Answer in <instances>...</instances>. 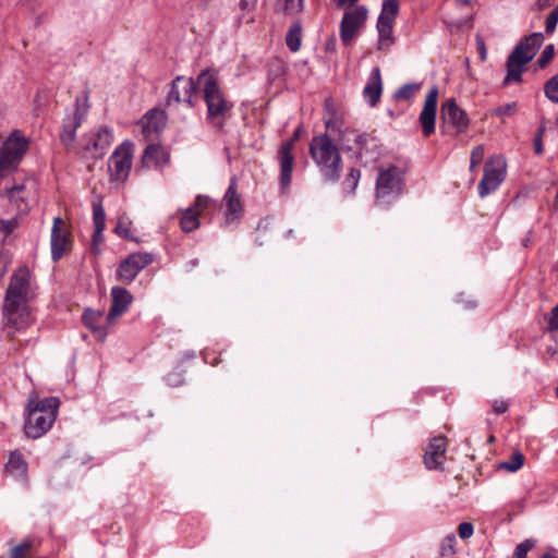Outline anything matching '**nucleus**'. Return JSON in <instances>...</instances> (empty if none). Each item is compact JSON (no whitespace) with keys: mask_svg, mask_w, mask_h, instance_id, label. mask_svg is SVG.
I'll return each instance as SVG.
<instances>
[{"mask_svg":"<svg viewBox=\"0 0 558 558\" xmlns=\"http://www.w3.org/2000/svg\"><path fill=\"white\" fill-rule=\"evenodd\" d=\"M437 98L438 89L434 86L426 95L423 109L420 113L418 120L423 129V134L426 137L435 132Z\"/></svg>","mask_w":558,"mask_h":558,"instance_id":"a211bd4d","label":"nucleus"},{"mask_svg":"<svg viewBox=\"0 0 558 558\" xmlns=\"http://www.w3.org/2000/svg\"><path fill=\"white\" fill-rule=\"evenodd\" d=\"M64 225L63 220L56 217L53 220V227L51 230V257L53 262H58L62 258L65 247L68 245V232L61 233V227Z\"/></svg>","mask_w":558,"mask_h":558,"instance_id":"b1692460","label":"nucleus"},{"mask_svg":"<svg viewBox=\"0 0 558 558\" xmlns=\"http://www.w3.org/2000/svg\"><path fill=\"white\" fill-rule=\"evenodd\" d=\"M477 166H478V165H473V163H471V162H470V170H471V171H474V170H475V168H476Z\"/></svg>","mask_w":558,"mask_h":558,"instance_id":"774afa93","label":"nucleus"},{"mask_svg":"<svg viewBox=\"0 0 558 558\" xmlns=\"http://www.w3.org/2000/svg\"><path fill=\"white\" fill-rule=\"evenodd\" d=\"M421 89V84L408 83L401 86L393 95L396 100H410Z\"/></svg>","mask_w":558,"mask_h":558,"instance_id":"c9c22d12","label":"nucleus"},{"mask_svg":"<svg viewBox=\"0 0 558 558\" xmlns=\"http://www.w3.org/2000/svg\"><path fill=\"white\" fill-rule=\"evenodd\" d=\"M339 8L354 7L357 0H333Z\"/></svg>","mask_w":558,"mask_h":558,"instance_id":"6e6d98bb","label":"nucleus"},{"mask_svg":"<svg viewBox=\"0 0 558 558\" xmlns=\"http://www.w3.org/2000/svg\"><path fill=\"white\" fill-rule=\"evenodd\" d=\"M493 410L496 414H502L508 411L509 404L505 400H494L493 403Z\"/></svg>","mask_w":558,"mask_h":558,"instance_id":"3c124183","label":"nucleus"},{"mask_svg":"<svg viewBox=\"0 0 558 558\" xmlns=\"http://www.w3.org/2000/svg\"><path fill=\"white\" fill-rule=\"evenodd\" d=\"M293 140L286 141L279 148L278 159L280 163V185L284 191L291 183L294 156L292 154Z\"/></svg>","mask_w":558,"mask_h":558,"instance_id":"412c9836","label":"nucleus"},{"mask_svg":"<svg viewBox=\"0 0 558 558\" xmlns=\"http://www.w3.org/2000/svg\"><path fill=\"white\" fill-rule=\"evenodd\" d=\"M35 181L27 179L5 190L8 199L15 205L19 211L26 213L29 208V198L35 192Z\"/></svg>","mask_w":558,"mask_h":558,"instance_id":"f3484780","label":"nucleus"},{"mask_svg":"<svg viewBox=\"0 0 558 558\" xmlns=\"http://www.w3.org/2000/svg\"><path fill=\"white\" fill-rule=\"evenodd\" d=\"M558 24V5L548 14L545 22V31L547 34H551Z\"/></svg>","mask_w":558,"mask_h":558,"instance_id":"c03bdc74","label":"nucleus"},{"mask_svg":"<svg viewBox=\"0 0 558 558\" xmlns=\"http://www.w3.org/2000/svg\"><path fill=\"white\" fill-rule=\"evenodd\" d=\"M383 92L381 74L379 68H374L363 89L364 99L371 107L377 105Z\"/></svg>","mask_w":558,"mask_h":558,"instance_id":"a878e982","label":"nucleus"},{"mask_svg":"<svg viewBox=\"0 0 558 558\" xmlns=\"http://www.w3.org/2000/svg\"><path fill=\"white\" fill-rule=\"evenodd\" d=\"M539 558H558L556 556H553L550 554H544L543 556H541Z\"/></svg>","mask_w":558,"mask_h":558,"instance_id":"0e129e2a","label":"nucleus"},{"mask_svg":"<svg viewBox=\"0 0 558 558\" xmlns=\"http://www.w3.org/2000/svg\"><path fill=\"white\" fill-rule=\"evenodd\" d=\"M535 546V541L527 538L517 545L512 558H526L527 553Z\"/></svg>","mask_w":558,"mask_h":558,"instance_id":"58836bf2","label":"nucleus"},{"mask_svg":"<svg viewBox=\"0 0 558 558\" xmlns=\"http://www.w3.org/2000/svg\"><path fill=\"white\" fill-rule=\"evenodd\" d=\"M153 260L154 257L149 253L137 252L129 255L118 266L117 279L126 284L131 283Z\"/></svg>","mask_w":558,"mask_h":558,"instance_id":"ddd939ff","label":"nucleus"},{"mask_svg":"<svg viewBox=\"0 0 558 558\" xmlns=\"http://www.w3.org/2000/svg\"><path fill=\"white\" fill-rule=\"evenodd\" d=\"M543 41L544 35L541 32L532 33L519 41L507 59L504 85L522 82L524 66L535 57Z\"/></svg>","mask_w":558,"mask_h":558,"instance_id":"39448f33","label":"nucleus"},{"mask_svg":"<svg viewBox=\"0 0 558 558\" xmlns=\"http://www.w3.org/2000/svg\"><path fill=\"white\" fill-rule=\"evenodd\" d=\"M17 225L19 222L16 218L9 220L0 219V233H2L4 236H8L13 232Z\"/></svg>","mask_w":558,"mask_h":558,"instance_id":"a18cd8bd","label":"nucleus"},{"mask_svg":"<svg viewBox=\"0 0 558 558\" xmlns=\"http://www.w3.org/2000/svg\"><path fill=\"white\" fill-rule=\"evenodd\" d=\"M36 295V287L27 267H21L13 272L7 288L3 304L5 325L21 329L28 323V303Z\"/></svg>","mask_w":558,"mask_h":558,"instance_id":"f257e3e1","label":"nucleus"},{"mask_svg":"<svg viewBox=\"0 0 558 558\" xmlns=\"http://www.w3.org/2000/svg\"><path fill=\"white\" fill-rule=\"evenodd\" d=\"M484 153V147L482 145L475 146L471 151V163L480 165L483 161Z\"/></svg>","mask_w":558,"mask_h":558,"instance_id":"de8ad7c7","label":"nucleus"},{"mask_svg":"<svg viewBox=\"0 0 558 558\" xmlns=\"http://www.w3.org/2000/svg\"><path fill=\"white\" fill-rule=\"evenodd\" d=\"M299 135H300V129H298V130L294 132V138H292V140H293V142L299 137Z\"/></svg>","mask_w":558,"mask_h":558,"instance_id":"338daca9","label":"nucleus"},{"mask_svg":"<svg viewBox=\"0 0 558 558\" xmlns=\"http://www.w3.org/2000/svg\"><path fill=\"white\" fill-rule=\"evenodd\" d=\"M404 186L403 171L393 165L379 167L376 179V197L378 202L389 203L402 194Z\"/></svg>","mask_w":558,"mask_h":558,"instance_id":"6e6552de","label":"nucleus"},{"mask_svg":"<svg viewBox=\"0 0 558 558\" xmlns=\"http://www.w3.org/2000/svg\"><path fill=\"white\" fill-rule=\"evenodd\" d=\"M463 5H469L472 0H458Z\"/></svg>","mask_w":558,"mask_h":558,"instance_id":"e2e57ef3","label":"nucleus"},{"mask_svg":"<svg viewBox=\"0 0 558 558\" xmlns=\"http://www.w3.org/2000/svg\"><path fill=\"white\" fill-rule=\"evenodd\" d=\"M524 456L520 451L512 453L508 461L500 462L498 469L506 470L508 472H517L523 466Z\"/></svg>","mask_w":558,"mask_h":558,"instance_id":"f704fd0d","label":"nucleus"},{"mask_svg":"<svg viewBox=\"0 0 558 558\" xmlns=\"http://www.w3.org/2000/svg\"><path fill=\"white\" fill-rule=\"evenodd\" d=\"M474 533V527L470 522H462L458 527V534L460 538L466 539L470 538Z\"/></svg>","mask_w":558,"mask_h":558,"instance_id":"49530a36","label":"nucleus"},{"mask_svg":"<svg viewBox=\"0 0 558 558\" xmlns=\"http://www.w3.org/2000/svg\"><path fill=\"white\" fill-rule=\"evenodd\" d=\"M368 10L364 5L348 9L340 23V38L344 46H350L357 37L367 20Z\"/></svg>","mask_w":558,"mask_h":558,"instance_id":"9b49d317","label":"nucleus"},{"mask_svg":"<svg viewBox=\"0 0 558 558\" xmlns=\"http://www.w3.org/2000/svg\"><path fill=\"white\" fill-rule=\"evenodd\" d=\"M551 335V339L558 343V332L557 333H550Z\"/></svg>","mask_w":558,"mask_h":558,"instance_id":"69168bd1","label":"nucleus"},{"mask_svg":"<svg viewBox=\"0 0 558 558\" xmlns=\"http://www.w3.org/2000/svg\"><path fill=\"white\" fill-rule=\"evenodd\" d=\"M93 220L95 226L93 244L96 246L102 242V231L106 227V214L101 204L93 205Z\"/></svg>","mask_w":558,"mask_h":558,"instance_id":"cd10ccee","label":"nucleus"},{"mask_svg":"<svg viewBox=\"0 0 558 558\" xmlns=\"http://www.w3.org/2000/svg\"><path fill=\"white\" fill-rule=\"evenodd\" d=\"M102 319V314L97 311L86 310L82 316V320L86 327L92 330L98 329V324Z\"/></svg>","mask_w":558,"mask_h":558,"instance_id":"e433bc0d","label":"nucleus"},{"mask_svg":"<svg viewBox=\"0 0 558 558\" xmlns=\"http://www.w3.org/2000/svg\"><path fill=\"white\" fill-rule=\"evenodd\" d=\"M257 4V0H241L240 1V9L243 12H252Z\"/></svg>","mask_w":558,"mask_h":558,"instance_id":"864d4df0","label":"nucleus"},{"mask_svg":"<svg viewBox=\"0 0 558 558\" xmlns=\"http://www.w3.org/2000/svg\"><path fill=\"white\" fill-rule=\"evenodd\" d=\"M546 130V124L545 122L543 121L539 125V128L537 129L536 133H535V136H539L543 138V135H544V132Z\"/></svg>","mask_w":558,"mask_h":558,"instance_id":"052dcab7","label":"nucleus"},{"mask_svg":"<svg viewBox=\"0 0 558 558\" xmlns=\"http://www.w3.org/2000/svg\"><path fill=\"white\" fill-rule=\"evenodd\" d=\"M376 27L378 31L377 48L379 50L387 49L395 43V37L392 36L393 25L377 24Z\"/></svg>","mask_w":558,"mask_h":558,"instance_id":"72a5a7b5","label":"nucleus"},{"mask_svg":"<svg viewBox=\"0 0 558 558\" xmlns=\"http://www.w3.org/2000/svg\"><path fill=\"white\" fill-rule=\"evenodd\" d=\"M518 105L515 101L499 106L493 110V114L504 118L511 117L517 111Z\"/></svg>","mask_w":558,"mask_h":558,"instance_id":"a19ab883","label":"nucleus"},{"mask_svg":"<svg viewBox=\"0 0 558 558\" xmlns=\"http://www.w3.org/2000/svg\"><path fill=\"white\" fill-rule=\"evenodd\" d=\"M325 49L328 52H333L336 50V39L335 38L328 39L326 43Z\"/></svg>","mask_w":558,"mask_h":558,"instance_id":"4d7b16f0","label":"nucleus"},{"mask_svg":"<svg viewBox=\"0 0 558 558\" xmlns=\"http://www.w3.org/2000/svg\"><path fill=\"white\" fill-rule=\"evenodd\" d=\"M399 13L398 0H385L377 20V24L393 25Z\"/></svg>","mask_w":558,"mask_h":558,"instance_id":"c756f323","label":"nucleus"},{"mask_svg":"<svg viewBox=\"0 0 558 558\" xmlns=\"http://www.w3.org/2000/svg\"><path fill=\"white\" fill-rule=\"evenodd\" d=\"M29 141L21 131H13L0 146V181L17 169L28 149Z\"/></svg>","mask_w":558,"mask_h":558,"instance_id":"0eeeda50","label":"nucleus"},{"mask_svg":"<svg viewBox=\"0 0 558 558\" xmlns=\"http://www.w3.org/2000/svg\"><path fill=\"white\" fill-rule=\"evenodd\" d=\"M446 450V438L442 436L434 437L424 454L426 468L429 470L442 469Z\"/></svg>","mask_w":558,"mask_h":558,"instance_id":"4be33fe9","label":"nucleus"},{"mask_svg":"<svg viewBox=\"0 0 558 558\" xmlns=\"http://www.w3.org/2000/svg\"><path fill=\"white\" fill-rule=\"evenodd\" d=\"M222 202L226 207V221L230 223L239 220L243 211V206L241 196L238 193V180L235 177L230 179V183Z\"/></svg>","mask_w":558,"mask_h":558,"instance_id":"aec40b11","label":"nucleus"},{"mask_svg":"<svg viewBox=\"0 0 558 558\" xmlns=\"http://www.w3.org/2000/svg\"><path fill=\"white\" fill-rule=\"evenodd\" d=\"M304 0H286V10L289 12H300L303 8Z\"/></svg>","mask_w":558,"mask_h":558,"instance_id":"8fccbe9b","label":"nucleus"},{"mask_svg":"<svg viewBox=\"0 0 558 558\" xmlns=\"http://www.w3.org/2000/svg\"><path fill=\"white\" fill-rule=\"evenodd\" d=\"M129 225H130V222H129L128 218L120 217L118 220V223L114 228V232L121 238L129 239L130 238Z\"/></svg>","mask_w":558,"mask_h":558,"instance_id":"37998d69","label":"nucleus"},{"mask_svg":"<svg viewBox=\"0 0 558 558\" xmlns=\"http://www.w3.org/2000/svg\"><path fill=\"white\" fill-rule=\"evenodd\" d=\"M213 201L205 195H197L194 203L183 210L180 227L183 232H192L199 227V216L207 210Z\"/></svg>","mask_w":558,"mask_h":558,"instance_id":"dca6fc26","label":"nucleus"},{"mask_svg":"<svg viewBox=\"0 0 558 558\" xmlns=\"http://www.w3.org/2000/svg\"><path fill=\"white\" fill-rule=\"evenodd\" d=\"M555 56V47L554 45H548L543 50L541 57L537 60V65L541 69H544L554 58Z\"/></svg>","mask_w":558,"mask_h":558,"instance_id":"79ce46f5","label":"nucleus"},{"mask_svg":"<svg viewBox=\"0 0 558 558\" xmlns=\"http://www.w3.org/2000/svg\"><path fill=\"white\" fill-rule=\"evenodd\" d=\"M341 131L336 132L337 141L342 149L356 150L363 163L375 161L378 156L377 140L368 133H360L357 130L344 125Z\"/></svg>","mask_w":558,"mask_h":558,"instance_id":"423d86ee","label":"nucleus"},{"mask_svg":"<svg viewBox=\"0 0 558 558\" xmlns=\"http://www.w3.org/2000/svg\"><path fill=\"white\" fill-rule=\"evenodd\" d=\"M476 46H477V50H478L481 60L485 61L487 58V50H486L485 43L480 35H476Z\"/></svg>","mask_w":558,"mask_h":558,"instance_id":"603ef678","label":"nucleus"},{"mask_svg":"<svg viewBox=\"0 0 558 558\" xmlns=\"http://www.w3.org/2000/svg\"><path fill=\"white\" fill-rule=\"evenodd\" d=\"M440 114L444 132H446V128L451 126L459 134L465 132L469 128L470 119L468 113L452 98L442 104Z\"/></svg>","mask_w":558,"mask_h":558,"instance_id":"4468645a","label":"nucleus"},{"mask_svg":"<svg viewBox=\"0 0 558 558\" xmlns=\"http://www.w3.org/2000/svg\"><path fill=\"white\" fill-rule=\"evenodd\" d=\"M506 178V160L502 156H492L485 163L484 175L478 183V195L483 198L495 192Z\"/></svg>","mask_w":558,"mask_h":558,"instance_id":"1a4fd4ad","label":"nucleus"},{"mask_svg":"<svg viewBox=\"0 0 558 558\" xmlns=\"http://www.w3.org/2000/svg\"><path fill=\"white\" fill-rule=\"evenodd\" d=\"M167 154L158 144H149L143 154L142 161L145 166H159L166 161Z\"/></svg>","mask_w":558,"mask_h":558,"instance_id":"c85d7f7f","label":"nucleus"},{"mask_svg":"<svg viewBox=\"0 0 558 558\" xmlns=\"http://www.w3.org/2000/svg\"><path fill=\"white\" fill-rule=\"evenodd\" d=\"M544 93L550 101L558 104V73L546 82Z\"/></svg>","mask_w":558,"mask_h":558,"instance_id":"4c0bfd02","label":"nucleus"},{"mask_svg":"<svg viewBox=\"0 0 558 558\" xmlns=\"http://www.w3.org/2000/svg\"><path fill=\"white\" fill-rule=\"evenodd\" d=\"M75 106V123L74 128L72 129V136L74 135L75 129L80 126L81 121L85 118L89 109L88 94L86 92H83L81 95L76 96Z\"/></svg>","mask_w":558,"mask_h":558,"instance_id":"473e14b6","label":"nucleus"},{"mask_svg":"<svg viewBox=\"0 0 558 558\" xmlns=\"http://www.w3.org/2000/svg\"><path fill=\"white\" fill-rule=\"evenodd\" d=\"M144 132H158L165 123V114L159 110H150L144 117Z\"/></svg>","mask_w":558,"mask_h":558,"instance_id":"7c9ffc66","label":"nucleus"},{"mask_svg":"<svg viewBox=\"0 0 558 558\" xmlns=\"http://www.w3.org/2000/svg\"><path fill=\"white\" fill-rule=\"evenodd\" d=\"M548 331L550 333L558 332V304L551 310V317L548 323Z\"/></svg>","mask_w":558,"mask_h":558,"instance_id":"09e8293b","label":"nucleus"},{"mask_svg":"<svg viewBox=\"0 0 558 558\" xmlns=\"http://www.w3.org/2000/svg\"><path fill=\"white\" fill-rule=\"evenodd\" d=\"M111 307L107 314L106 320L109 325L123 315L133 302L132 294L123 287H113L111 289Z\"/></svg>","mask_w":558,"mask_h":558,"instance_id":"6ab92c4d","label":"nucleus"},{"mask_svg":"<svg viewBox=\"0 0 558 558\" xmlns=\"http://www.w3.org/2000/svg\"><path fill=\"white\" fill-rule=\"evenodd\" d=\"M310 154L326 183H336L340 179L342 157L338 146L327 133L312 138Z\"/></svg>","mask_w":558,"mask_h":558,"instance_id":"7ed1b4c3","label":"nucleus"},{"mask_svg":"<svg viewBox=\"0 0 558 558\" xmlns=\"http://www.w3.org/2000/svg\"><path fill=\"white\" fill-rule=\"evenodd\" d=\"M197 85L202 88L203 99L207 107V122L213 128L222 130L232 116L233 102L226 97L219 86L216 73L209 69L199 73Z\"/></svg>","mask_w":558,"mask_h":558,"instance_id":"f03ea898","label":"nucleus"},{"mask_svg":"<svg viewBox=\"0 0 558 558\" xmlns=\"http://www.w3.org/2000/svg\"><path fill=\"white\" fill-rule=\"evenodd\" d=\"M5 270H7V262L4 260L2 254L0 253V278H2Z\"/></svg>","mask_w":558,"mask_h":558,"instance_id":"13d9d810","label":"nucleus"},{"mask_svg":"<svg viewBox=\"0 0 558 558\" xmlns=\"http://www.w3.org/2000/svg\"><path fill=\"white\" fill-rule=\"evenodd\" d=\"M197 90V85L192 77L177 76L172 83L167 96V105L186 102L193 106L192 98Z\"/></svg>","mask_w":558,"mask_h":558,"instance_id":"2eb2a0df","label":"nucleus"},{"mask_svg":"<svg viewBox=\"0 0 558 558\" xmlns=\"http://www.w3.org/2000/svg\"><path fill=\"white\" fill-rule=\"evenodd\" d=\"M38 545L34 538L26 537L10 549L9 558H35Z\"/></svg>","mask_w":558,"mask_h":558,"instance_id":"bb28decb","label":"nucleus"},{"mask_svg":"<svg viewBox=\"0 0 558 558\" xmlns=\"http://www.w3.org/2000/svg\"><path fill=\"white\" fill-rule=\"evenodd\" d=\"M361 178V171L356 168H351L343 184L349 189V192L353 193L359 184Z\"/></svg>","mask_w":558,"mask_h":558,"instance_id":"ea45409f","label":"nucleus"},{"mask_svg":"<svg viewBox=\"0 0 558 558\" xmlns=\"http://www.w3.org/2000/svg\"><path fill=\"white\" fill-rule=\"evenodd\" d=\"M546 353H547V355H548L550 359H554V357L557 355L558 350H557L556 348H554V347H551V345H550V347H547V349H546Z\"/></svg>","mask_w":558,"mask_h":558,"instance_id":"bf43d9fd","label":"nucleus"},{"mask_svg":"<svg viewBox=\"0 0 558 558\" xmlns=\"http://www.w3.org/2000/svg\"><path fill=\"white\" fill-rule=\"evenodd\" d=\"M132 143L123 142L116 148L109 160L111 180L123 182L128 179L132 167Z\"/></svg>","mask_w":558,"mask_h":558,"instance_id":"f8f14e48","label":"nucleus"},{"mask_svg":"<svg viewBox=\"0 0 558 558\" xmlns=\"http://www.w3.org/2000/svg\"><path fill=\"white\" fill-rule=\"evenodd\" d=\"M59 405V399L56 397L44 399L31 397L26 407L27 416L24 425L26 436L36 439L47 433L57 417Z\"/></svg>","mask_w":558,"mask_h":558,"instance_id":"20e7f679","label":"nucleus"},{"mask_svg":"<svg viewBox=\"0 0 558 558\" xmlns=\"http://www.w3.org/2000/svg\"><path fill=\"white\" fill-rule=\"evenodd\" d=\"M4 469L10 475L28 485V465L20 450H14L10 453Z\"/></svg>","mask_w":558,"mask_h":558,"instance_id":"393cba45","label":"nucleus"},{"mask_svg":"<svg viewBox=\"0 0 558 558\" xmlns=\"http://www.w3.org/2000/svg\"><path fill=\"white\" fill-rule=\"evenodd\" d=\"M323 121L326 130L332 133L341 131L340 129L347 125L343 112L330 97L325 99Z\"/></svg>","mask_w":558,"mask_h":558,"instance_id":"5701e85b","label":"nucleus"},{"mask_svg":"<svg viewBox=\"0 0 558 558\" xmlns=\"http://www.w3.org/2000/svg\"><path fill=\"white\" fill-rule=\"evenodd\" d=\"M69 138H70V135H69L66 132H64V133L62 134V136H61V140H62V142H63L64 144H66V142H68V140H69Z\"/></svg>","mask_w":558,"mask_h":558,"instance_id":"680f3d73","label":"nucleus"},{"mask_svg":"<svg viewBox=\"0 0 558 558\" xmlns=\"http://www.w3.org/2000/svg\"><path fill=\"white\" fill-rule=\"evenodd\" d=\"M534 149L537 155H541L543 153V138L539 136H534Z\"/></svg>","mask_w":558,"mask_h":558,"instance_id":"5fc2aeb1","label":"nucleus"},{"mask_svg":"<svg viewBox=\"0 0 558 558\" xmlns=\"http://www.w3.org/2000/svg\"><path fill=\"white\" fill-rule=\"evenodd\" d=\"M112 138V133L108 128L90 132L80 141L81 154L84 158H102L110 147Z\"/></svg>","mask_w":558,"mask_h":558,"instance_id":"9d476101","label":"nucleus"},{"mask_svg":"<svg viewBox=\"0 0 558 558\" xmlns=\"http://www.w3.org/2000/svg\"><path fill=\"white\" fill-rule=\"evenodd\" d=\"M286 44L292 52H296L302 44V26L300 23H293L286 35Z\"/></svg>","mask_w":558,"mask_h":558,"instance_id":"2f4dec72","label":"nucleus"}]
</instances>
